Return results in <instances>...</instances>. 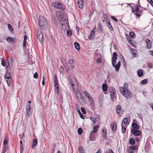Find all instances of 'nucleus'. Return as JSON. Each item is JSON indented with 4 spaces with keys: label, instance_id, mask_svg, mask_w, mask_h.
Returning <instances> with one entry per match:
<instances>
[{
    "label": "nucleus",
    "instance_id": "1",
    "mask_svg": "<svg viewBox=\"0 0 153 153\" xmlns=\"http://www.w3.org/2000/svg\"><path fill=\"white\" fill-rule=\"evenodd\" d=\"M128 84L127 83L124 84V87H121L119 88L121 94L126 98H129L131 94V92L128 89Z\"/></svg>",
    "mask_w": 153,
    "mask_h": 153
},
{
    "label": "nucleus",
    "instance_id": "2",
    "mask_svg": "<svg viewBox=\"0 0 153 153\" xmlns=\"http://www.w3.org/2000/svg\"><path fill=\"white\" fill-rule=\"evenodd\" d=\"M39 25L41 28L43 29H45L47 26V23L45 18L42 16L39 17Z\"/></svg>",
    "mask_w": 153,
    "mask_h": 153
},
{
    "label": "nucleus",
    "instance_id": "3",
    "mask_svg": "<svg viewBox=\"0 0 153 153\" xmlns=\"http://www.w3.org/2000/svg\"><path fill=\"white\" fill-rule=\"evenodd\" d=\"M37 36L39 41L41 44H42L44 42V38L43 34L40 30H37Z\"/></svg>",
    "mask_w": 153,
    "mask_h": 153
},
{
    "label": "nucleus",
    "instance_id": "4",
    "mask_svg": "<svg viewBox=\"0 0 153 153\" xmlns=\"http://www.w3.org/2000/svg\"><path fill=\"white\" fill-rule=\"evenodd\" d=\"M11 76L10 73L7 72L5 74L4 78L6 79L7 84L9 86H10L11 82Z\"/></svg>",
    "mask_w": 153,
    "mask_h": 153
},
{
    "label": "nucleus",
    "instance_id": "5",
    "mask_svg": "<svg viewBox=\"0 0 153 153\" xmlns=\"http://www.w3.org/2000/svg\"><path fill=\"white\" fill-rule=\"evenodd\" d=\"M72 88H73V90L74 91V92L76 94V97L78 100H79V96L80 97V98H81V94L79 93H77L78 92V86L76 84L75 85L72 86Z\"/></svg>",
    "mask_w": 153,
    "mask_h": 153
},
{
    "label": "nucleus",
    "instance_id": "6",
    "mask_svg": "<svg viewBox=\"0 0 153 153\" xmlns=\"http://www.w3.org/2000/svg\"><path fill=\"white\" fill-rule=\"evenodd\" d=\"M53 6L57 8L62 10H63L65 9V6L60 3H55L53 4Z\"/></svg>",
    "mask_w": 153,
    "mask_h": 153
},
{
    "label": "nucleus",
    "instance_id": "7",
    "mask_svg": "<svg viewBox=\"0 0 153 153\" xmlns=\"http://www.w3.org/2000/svg\"><path fill=\"white\" fill-rule=\"evenodd\" d=\"M135 11L133 9L132 12H135V13H134V14H135L136 16L139 17L142 15V11H140L139 8L138 7L136 6L135 7Z\"/></svg>",
    "mask_w": 153,
    "mask_h": 153
},
{
    "label": "nucleus",
    "instance_id": "8",
    "mask_svg": "<svg viewBox=\"0 0 153 153\" xmlns=\"http://www.w3.org/2000/svg\"><path fill=\"white\" fill-rule=\"evenodd\" d=\"M117 55L116 52H114L113 54V56L111 59L112 66L114 68L116 66L115 64L116 63V59L117 58Z\"/></svg>",
    "mask_w": 153,
    "mask_h": 153
},
{
    "label": "nucleus",
    "instance_id": "9",
    "mask_svg": "<svg viewBox=\"0 0 153 153\" xmlns=\"http://www.w3.org/2000/svg\"><path fill=\"white\" fill-rule=\"evenodd\" d=\"M131 132L136 136H139L141 134L140 131L138 129H134L132 128L131 129Z\"/></svg>",
    "mask_w": 153,
    "mask_h": 153
},
{
    "label": "nucleus",
    "instance_id": "10",
    "mask_svg": "<svg viewBox=\"0 0 153 153\" xmlns=\"http://www.w3.org/2000/svg\"><path fill=\"white\" fill-rule=\"evenodd\" d=\"M116 110L117 114H118L119 116L121 115L123 111L122 108L120 105H117L116 107Z\"/></svg>",
    "mask_w": 153,
    "mask_h": 153
},
{
    "label": "nucleus",
    "instance_id": "11",
    "mask_svg": "<svg viewBox=\"0 0 153 153\" xmlns=\"http://www.w3.org/2000/svg\"><path fill=\"white\" fill-rule=\"evenodd\" d=\"M69 80L70 84L72 86L75 85L76 83L75 79L72 76H69Z\"/></svg>",
    "mask_w": 153,
    "mask_h": 153
},
{
    "label": "nucleus",
    "instance_id": "12",
    "mask_svg": "<svg viewBox=\"0 0 153 153\" xmlns=\"http://www.w3.org/2000/svg\"><path fill=\"white\" fill-rule=\"evenodd\" d=\"M6 40L8 42L11 43H15L17 41V40L15 38L10 37H8Z\"/></svg>",
    "mask_w": 153,
    "mask_h": 153
},
{
    "label": "nucleus",
    "instance_id": "13",
    "mask_svg": "<svg viewBox=\"0 0 153 153\" xmlns=\"http://www.w3.org/2000/svg\"><path fill=\"white\" fill-rule=\"evenodd\" d=\"M31 108L30 104H27L26 106V113L27 116L29 115L31 113Z\"/></svg>",
    "mask_w": 153,
    "mask_h": 153
},
{
    "label": "nucleus",
    "instance_id": "14",
    "mask_svg": "<svg viewBox=\"0 0 153 153\" xmlns=\"http://www.w3.org/2000/svg\"><path fill=\"white\" fill-rule=\"evenodd\" d=\"M89 137L90 140V141L95 140V135L94 133H93V131H91Z\"/></svg>",
    "mask_w": 153,
    "mask_h": 153
},
{
    "label": "nucleus",
    "instance_id": "15",
    "mask_svg": "<svg viewBox=\"0 0 153 153\" xmlns=\"http://www.w3.org/2000/svg\"><path fill=\"white\" fill-rule=\"evenodd\" d=\"M77 3L80 8L82 9L83 8L84 4L83 0H78Z\"/></svg>",
    "mask_w": 153,
    "mask_h": 153
},
{
    "label": "nucleus",
    "instance_id": "16",
    "mask_svg": "<svg viewBox=\"0 0 153 153\" xmlns=\"http://www.w3.org/2000/svg\"><path fill=\"white\" fill-rule=\"evenodd\" d=\"M6 65H7L8 67H10L11 65H12V62L11 58H8L6 61Z\"/></svg>",
    "mask_w": 153,
    "mask_h": 153
},
{
    "label": "nucleus",
    "instance_id": "17",
    "mask_svg": "<svg viewBox=\"0 0 153 153\" xmlns=\"http://www.w3.org/2000/svg\"><path fill=\"white\" fill-rule=\"evenodd\" d=\"M84 94L88 98L89 100H91L93 99L92 97L86 91H85L83 92Z\"/></svg>",
    "mask_w": 153,
    "mask_h": 153
},
{
    "label": "nucleus",
    "instance_id": "18",
    "mask_svg": "<svg viewBox=\"0 0 153 153\" xmlns=\"http://www.w3.org/2000/svg\"><path fill=\"white\" fill-rule=\"evenodd\" d=\"M146 42L147 44V47L148 48H152V42L148 39L146 40Z\"/></svg>",
    "mask_w": 153,
    "mask_h": 153
},
{
    "label": "nucleus",
    "instance_id": "19",
    "mask_svg": "<svg viewBox=\"0 0 153 153\" xmlns=\"http://www.w3.org/2000/svg\"><path fill=\"white\" fill-rule=\"evenodd\" d=\"M131 53L133 57H136L138 53L135 49H132L131 50Z\"/></svg>",
    "mask_w": 153,
    "mask_h": 153
},
{
    "label": "nucleus",
    "instance_id": "20",
    "mask_svg": "<svg viewBox=\"0 0 153 153\" xmlns=\"http://www.w3.org/2000/svg\"><path fill=\"white\" fill-rule=\"evenodd\" d=\"M128 120L127 118H124L122 121L121 126H126V124L128 122Z\"/></svg>",
    "mask_w": 153,
    "mask_h": 153
},
{
    "label": "nucleus",
    "instance_id": "21",
    "mask_svg": "<svg viewBox=\"0 0 153 153\" xmlns=\"http://www.w3.org/2000/svg\"><path fill=\"white\" fill-rule=\"evenodd\" d=\"M37 143V140L36 139H33V141L32 146V148H33L34 146H35Z\"/></svg>",
    "mask_w": 153,
    "mask_h": 153
},
{
    "label": "nucleus",
    "instance_id": "22",
    "mask_svg": "<svg viewBox=\"0 0 153 153\" xmlns=\"http://www.w3.org/2000/svg\"><path fill=\"white\" fill-rule=\"evenodd\" d=\"M120 66V62L119 61L117 63V64L115 66V70L116 71L118 72L119 71V69Z\"/></svg>",
    "mask_w": 153,
    "mask_h": 153
},
{
    "label": "nucleus",
    "instance_id": "23",
    "mask_svg": "<svg viewBox=\"0 0 153 153\" xmlns=\"http://www.w3.org/2000/svg\"><path fill=\"white\" fill-rule=\"evenodd\" d=\"M131 126L134 129H139V126L137 124L135 123H133L132 124Z\"/></svg>",
    "mask_w": 153,
    "mask_h": 153
},
{
    "label": "nucleus",
    "instance_id": "24",
    "mask_svg": "<svg viewBox=\"0 0 153 153\" xmlns=\"http://www.w3.org/2000/svg\"><path fill=\"white\" fill-rule=\"evenodd\" d=\"M74 45L75 48L78 50H80V46L79 44L77 42H74Z\"/></svg>",
    "mask_w": 153,
    "mask_h": 153
},
{
    "label": "nucleus",
    "instance_id": "25",
    "mask_svg": "<svg viewBox=\"0 0 153 153\" xmlns=\"http://www.w3.org/2000/svg\"><path fill=\"white\" fill-rule=\"evenodd\" d=\"M129 143L131 145H133L135 144V141L134 138L131 137L129 140Z\"/></svg>",
    "mask_w": 153,
    "mask_h": 153
},
{
    "label": "nucleus",
    "instance_id": "26",
    "mask_svg": "<svg viewBox=\"0 0 153 153\" xmlns=\"http://www.w3.org/2000/svg\"><path fill=\"white\" fill-rule=\"evenodd\" d=\"M55 91L57 94H59V90L58 86V84L57 85H54Z\"/></svg>",
    "mask_w": 153,
    "mask_h": 153
},
{
    "label": "nucleus",
    "instance_id": "27",
    "mask_svg": "<svg viewBox=\"0 0 153 153\" xmlns=\"http://www.w3.org/2000/svg\"><path fill=\"white\" fill-rule=\"evenodd\" d=\"M54 85H57L58 84V81L57 75L56 74L54 75Z\"/></svg>",
    "mask_w": 153,
    "mask_h": 153
},
{
    "label": "nucleus",
    "instance_id": "28",
    "mask_svg": "<svg viewBox=\"0 0 153 153\" xmlns=\"http://www.w3.org/2000/svg\"><path fill=\"white\" fill-rule=\"evenodd\" d=\"M78 150L80 153H85V152H84L83 148L81 146H80L79 147Z\"/></svg>",
    "mask_w": 153,
    "mask_h": 153
},
{
    "label": "nucleus",
    "instance_id": "29",
    "mask_svg": "<svg viewBox=\"0 0 153 153\" xmlns=\"http://www.w3.org/2000/svg\"><path fill=\"white\" fill-rule=\"evenodd\" d=\"M137 74L138 76L140 77H141L143 75V71L141 69H140L137 71Z\"/></svg>",
    "mask_w": 153,
    "mask_h": 153
},
{
    "label": "nucleus",
    "instance_id": "30",
    "mask_svg": "<svg viewBox=\"0 0 153 153\" xmlns=\"http://www.w3.org/2000/svg\"><path fill=\"white\" fill-rule=\"evenodd\" d=\"M108 87L106 84H103L102 86V90L103 91H106L107 90Z\"/></svg>",
    "mask_w": 153,
    "mask_h": 153
},
{
    "label": "nucleus",
    "instance_id": "31",
    "mask_svg": "<svg viewBox=\"0 0 153 153\" xmlns=\"http://www.w3.org/2000/svg\"><path fill=\"white\" fill-rule=\"evenodd\" d=\"M112 129L113 131H115L116 130L117 128V126L116 123H114L112 125Z\"/></svg>",
    "mask_w": 153,
    "mask_h": 153
},
{
    "label": "nucleus",
    "instance_id": "32",
    "mask_svg": "<svg viewBox=\"0 0 153 153\" xmlns=\"http://www.w3.org/2000/svg\"><path fill=\"white\" fill-rule=\"evenodd\" d=\"M115 93V92H113L110 94L111 99L113 101H114V99H115L116 98V95L114 94Z\"/></svg>",
    "mask_w": 153,
    "mask_h": 153
},
{
    "label": "nucleus",
    "instance_id": "33",
    "mask_svg": "<svg viewBox=\"0 0 153 153\" xmlns=\"http://www.w3.org/2000/svg\"><path fill=\"white\" fill-rule=\"evenodd\" d=\"M97 30L99 32H100L102 30V27L101 24L99 23L98 24L97 26Z\"/></svg>",
    "mask_w": 153,
    "mask_h": 153
},
{
    "label": "nucleus",
    "instance_id": "34",
    "mask_svg": "<svg viewBox=\"0 0 153 153\" xmlns=\"http://www.w3.org/2000/svg\"><path fill=\"white\" fill-rule=\"evenodd\" d=\"M101 133L103 137L105 138L106 137L107 133L106 131H105L104 129H103L101 131Z\"/></svg>",
    "mask_w": 153,
    "mask_h": 153
},
{
    "label": "nucleus",
    "instance_id": "35",
    "mask_svg": "<svg viewBox=\"0 0 153 153\" xmlns=\"http://www.w3.org/2000/svg\"><path fill=\"white\" fill-rule=\"evenodd\" d=\"M122 126V131L123 133H124L126 130V126Z\"/></svg>",
    "mask_w": 153,
    "mask_h": 153
},
{
    "label": "nucleus",
    "instance_id": "36",
    "mask_svg": "<svg viewBox=\"0 0 153 153\" xmlns=\"http://www.w3.org/2000/svg\"><path fill=\"white\" fill-rule=\"evenodd\" d=\"M8 28L10 32L12 33H13V30L11 25L10 24H8Z\"/></svg>",
    "mask_w": 153,
    "mask_h": 153
},
{
    "label": "nucleus",
    "instance_id": "37",
    "mask_svg": "<svg viewBox=\"0 0 153 153\" xmlns=\"http://www.w3.org/2000/svg\"><path fill=\"white\" fill-rule=\"evenodd\" d=\"M107 26L109 28V29L111 31L113 30V27H112V26L111 25L110 22H108L107 24Z\"/></svg>",
    "mask_w": 153,
    "mask_h": 153
},
{
    "label": "nucleus",
    "instance_id": "38",
    "mask_svg": "<svg viewBox=\"0 0 153 153\" xmlns=\"http://www.w3.org/2000/svg\"><path fill=\"white\" fill-rule=\"evenodd\" d=\"M110 92V94L113 93V92H115L116 91L115 90V88L113 87H111L109 90Z\"/></svg>",
    "mask_w": 153,
    "mask_h": 153
},
{
    "label": "nucleus",
    "instance_id": "39",
    "mask_svg": "<svg viewBox=\"0 0 153 153\" xmlns=\"http://www.w3.org/2000/svg\"><path fill=\"white\" fill-rule=\"evenodd\" d=\"M148 80L146 79H144L141 81V83L142 85H146L147 82Z\"/></svg>",
    "mask_w": 153,
    "mask_h": 153
},
{
    "label": "nucleus",
    "instance_id": "40",
    "mask_svg": "<svg viewBox=\"0 0 153 153\" xmlns=\"http://www.w3.org/2000/svg\"><path fill=\"white\" fill-rule=\"evenodd\" d=\"M129 148H130L131 150L134 151L135 150L137 149V147L136 146H131L129 147Z\"/></svg>",
    "mask_w": 153,
    "mask_h": 153
},
{
    "label": "nucleus",
    "instance_id": "41",
    "mask_svg": "<svg viewBox=\"0 0 153 153\" xmlns=\"http://www.w3.org/2000/svg\"><path fill=\"white\" fill-rule=\"evenodd\" d=\"M129 35L131 38L133 39L134 37L135 33L134 32H131L129 33Z\"/></svg>",
    "mask_w": 153,
    "mask_h": 153
},
{
    "label": "nucleus",
    "instance_id": "42",
    "mask_svg": "<svg viewBox=\"0 0 153 153\" xmlns=\"http://www.w3.org/2000/svg\"><path fill=\"white\" fill-rule=\"evenodd\" d=\"M90 119L93 123H95L97 121V119L94 117H90Z\"/></svg>",
    "mask_w": 153,
    "mask_h": 153
},
{
    "label": "nucleus",
    "instance_id": "43",
    "mask_svg": "<svg viewBox=\"0 0 153 153\" xmlns=\"http://www.w3.org/2000/svg\"><path fill=\"white\" fill-rule=\"evenodd\" d=\"M98 126H94V128L93 131V133H96L97 131L98 130Z\"/></svg>",
    "mask_w": 153,
    "mask_h": 153
},
{
    "label": "nucleus",
    "instance_id": "44",
    "mask_svg": "<svg viewBox=\"0 0 153 153\" xmlns=\"http://www.w3.org/2000/svg\"><path fill=\"white\" fill-rule=\"evenodd\" d=\"M82 129L81 128H79L78 129L77 131L79 134H81L82 133Z\"/></svg>",
    "mask_w": 153,
    "mask_h": 153
},
{
    "label": "nucleus",
    "instance_id": "45",
    "mask_svg": "<svg viewBox=\"0 0 153 153\" xmlns=\"http://www.w3.org/2000/svg\"><path fill=\"white\" fill-rule=\"evenodd\" d=\"M1 64L2 65L4 66H6L7 65L6 62V61H5L4 59L2 60Z\"/></svg>",
    "mask_w": 153,
    "mask_h": 153
},
{
    "label": "nucleus",
    "instance_id": "46",
    "mask_svg": "<svg viewBox=\"0 0 153 153\" xmlns=\"http://www.w3.org/2000/svg\"><path fill=\"white\" fill-rule=\"evenodd\" d=\"M67 34L68 36H70L72 35V33L70 30H67Z\"/></svg>",
    "mask_w": 153,
    "mask_h": 153
},
{
    "label": "nucleus",
    "instance_id": "47",
    "mask_svg": "<svg viewBox=\"0 0 153 153\" xmlns=\"http://www.w3.org/2000/svg\"><path fill=\"white\" fill-rule=\"evenodd\" d=\"M74 62V60L73 59H71L69 60L68 62V63L71 65Z\"/></svg>",
    "mask_w": 153,
    "mask_h": 153
},
{
    "label": "nucleus",
    "instance_id": "48",
    "mask_svg": "<svg viewBox=\"0 0 153 153\" xmlns=\"http://www.w3.org/2000/svg\"><path fill=\"white\" fill-rule=\"evenodd\" d=\"M81 110L83 114H85L86 113L85 110L83 108H81Z\"/></svg>",
    "mask_w": 153,
    "mask_h": 153
},
{
    "label": "nucleus",
    "instance_id": "49",
    "mask_svg": "<svg viewBox=\"0 0 153 153\" xmlns=\"http://www.w3.org/2000/svg\"><path fill=\"white\" fill-rule=\"evenodd\" d=\"M90 102H91V105L92 106V107L93 108H94V101L92 100H90Z\"/></svg>",
    "mask_w": 153,
    "mask_h": 153
},
{
    "label": "nucleus",
    "instance_id": "50",
    "mask_svg": "<svg viewBox=\"0 0 153 153\" xmlns=\"http://www.w3.org/2000/svg\"><path fill=\"white\" fill-rule=\"evenodd\" d=\"M111 18L115 22H117L118 21L117 19L116 18L113 16H111Z\"/></svg>",
    "mask_w": 153,
    "mask_h": 153
},
{
    "label": "nucleus",
    "instance_id": "51",
    "mask_svg": "<svg viewBox=\"0 0 153 153\" xmlns=\"http://www.w3.org/2000/svg\"><path fill=\"white\" fill-rule=\"evenodd\" d=\"M33 77L34 78L36 79L38 78V75L37 72L35 73L33 76Z\"/></svg>",
    "mask_w": 153,
    "mask_h": 153
},
{
    "label": "nucleus",
    "instance_id": "52",
    "mask_svg": "<svg viewBox=\"0 0 153 153\" xmlns=\"http://www.w3.org/2000/svg\"><path fill=\"white\" fill-rule=\"evenodd\" d=\"M94 33V32L93 30L91 32L90 36L91 38H93Z\"/></svg>",
    "mask_w": 153,
    "mask_h": 153
},
{
    "label": "nucleus",
    "instance_id": "53",
    "mask_svg": "<svg viewBox=\"0 0 153 153\" xmlns=\"http://www.w3.org/2000/svg\"><path fill=\"white\" fill-rule=\"evenodd\" d=\"M4 149H3L2 150V153H5V152L7 150V149L6 147H5V146L4 147Z\"/></svg>",
    "mask_w": 153,
    "mask_h": 153
},
{
    "label": "nucleus",
    "instance_id": "54",
    "mask_svg": "<svg viewBox=\"0 0 153 153\" xmlns=\"http://www.w3.org/2000/svg\"><path fill=\"white\" fill-rule=\"evenodd\" d=\"M26 40H23V47L25 48L26 45Z\"/></svg>",
    "mask_w": 153,
    "mask_h": 153
},
{
    "label": "nucleus",
    "instance_id": "55",
    "mask_svg": "<svg viewBox=\"0 0 153 153\" xmlns=\"http://www.w3.org/2000/svg\"><path fill=\"white\" fill-rule=\"evenodd\" d=\"M7 143V141L6 140V139L5 138L4 140V142H3L4 144V145H5Z\"/></svg>",
    "mask_w": 153,
    "mask_h": 153
},
{
    "label": "nucleus",
    "instance_id": "56",
    "mask_svg": "<svg viewBox=\"0 0 153 153\" xmlns=\"http://www.w3.org/2000/svg\"><path fill=\"white\" fill-rule=\"evenodd\" d=\"M74 67V65H71L70 66L69 68H68V70L69 69H73Z\"/></svg>",
    "mask_w": 153,
    "mask_h": 153
},
{
    "label": "nucleus",
    "instance_id": "57",
    "mask_svg": "<svg viewBox=\"0 0 153 153\" xmlns=\"http://www.w3.org/2000/svg\"><path fill=\"white\" fill-rule=\"evenodd\" d=\"M45 77L44 76H43V81H42V84L43 85H45V82L44 80Z\"/></svg>",
    "mask_w": 153,
    "mask_h": 153
},
{
    "label": "nucleus",
    "instance_id": "58",
    "mask_svg": "<svg viewBox=\"0 0 153 153\" xmlns=\"http://www.w3.org/2000/svg\"><path fill=\"white\" fill-rule=\"evenodd\" d=\"M59 70L60 71H62L64 70L62 66H61L59 69Z\"/></svg>",
    "mask_w": 153,
    "mask_h": 153
},
{
    "label": "nucleus",
    "instance_id": "59",
    "mask_svg": "<svg viewBox=\"0 0 153 153\" xmlns=\"http://www.w3.org/2000/svg\"><path fill=\"white\" fill-rule=\"evenodd\" d=\"M148 67L150 68H152V65L151 63H149L148 64Z\"/></svg>",
    "mask_w": 153,
    "mask_h": 153
},
{
    "label": "nucleus",
    "instance_id": "60",
    "mask_svg": "<svg viewBox=\"0 0 153 153\" xmlns=\"http://www.w3.org/2000/svg\"><path fill=\"white\" fill-rule=\"evenodd\" d=\"M127 36H128V37H127V40L129 42V43H130V42H131V38L129 37L128 35H127Z\"/></svg>",
    "mask_w": 153,
    "mask_h": 153
},
{
    "label": "nucleus",
    "instance_id": "61",
    "mask_svg": "<svg viewBox=\"0 0 153 153\" xmlns=\"http://www.w3.org/2000/svg\"><path fill=\"white\" fill-rule=\"evenodd\" d=\"M97 62L98 63H101L102 62L100 58H99L98 59H97Z\"/></svg>",
    "mask_w": 153,
    "mask_h": 153
},
{
    "label": "nucleus",
    "instance_id": "62",
    "mask_svg": "<svg viewBox=\"0 0 153 153\" xmlns=\"http://www.w3.org/2000/svg\"><path fill=\"white\" fill-rule=\"evenodd\" d=\"M79 115H80V117L82 119H84V116H83V115L81 113H80V114H79Z\"/></svg>",
    "mask_w": 153,
    "mask_h": 153
},
{
    "label": "nucleus",
    "instance_id": "63",
    "mask_svg": "<svg viewBox=\"0 0 153 153\" xmlns=\"http://www.w3.org/2000/svg\"><path fill=\"white\" fill-rule=\"evenodd\" d=\"M27 39V36L26 35H25L24 36V40H26V39Z\"/></svg>",
    "mask_w": 153,
    "mask_h": 153
},
{
    "label": "nucleus",
    "instance_id": "64",
    "mask_svg": "<svg viewBox=\"0 0 153 153\" xmlns=\"http://www.w3.org/2000/svg\"><path fill=\"white\" fill-rule=\"evenodd\" d=\"M151 4L153 7V1L152 0H150Z\"/></svg>",
    "mask_w": 153,
    "mask_h": 153
}]
</instances>
